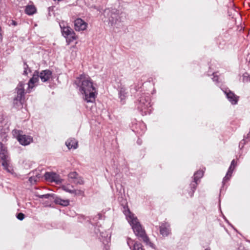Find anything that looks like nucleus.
I'll return each instance as SVG.
<instances>
[{
	"label": "nucleus",
	"instance_id": "nucleus-23",
	"mask_svg": "<svg viewBox=\"0 0 250 250\" xmlns=\"http://www.w3.org/2000/svg\"><path fill=\"white\" fill-rule=\"evenodd\" d=\"M118 95L122 104H125V100L126 97L125 88L124 87H121L118 90Z\"/></svg>",
	"mask_w": 250,
	"mask_h": 250
},
{
	"label": "nucleus",
	"instance_id": "nucleus-42",
	"mask_svg": "<svg viewBox=\"0 0 250 250\" xmlns=\"http://www.w3.org/2000/svg\"><path fill=\"white\" fill-rule=\"evenodd\" d=\"M11 24L13 25V26H16V25H17L18 23H17V22L16 21L12 20L11 22Z\"/></svg>",
	"mask_w": 250,
	"mask_h": 250
},
{
	"label": "nucleus",
	"instance_id": "nucleus-14",
	"mask_svg": "<svg viewBox=\"0 0 250 250\" xmlns=\"http://www.w3.org/2000/svg\"><path fill=\"white\" fill-rule=\"evenodd\" d=\"M73 22L75 30L77 31L86 30L88 25L87 23L80 18H77Z\"/></svg>",
	"mask_w": 250,
	"mask_h": 250
},
{
	"label": "nucleus",
	"instance_id": "nucleus-41",
	"mask_svg": "<svg viewBox=\"0 0 250 250\" xmlns=\"http://www.w3.org/2000/svg\"><path fill=\"white\" fill-rule=\"evenodd\" d=\"M54 7L50 6L48 8V14L50 16V12L53 10Z\"/></svg>",
	"mask_w": 250,
	"mask_h": 250
},
{
	"label": "nucleus",
	"instance_id": "nucleus-16",
	"mask_svg": "<svg viewBox=\"0 0 250 250\" xmlns=\"http://www.w3.org/2000/svg\"><path fill=\"white\" fill-rule=\"evenodd\" d=\"M40 78L43 83L48 81L52 76V71L50 69H45L39 72Z\"/></svg>",
	"mask_w": 250,
	"mask_h": 250
},
{
	"label": "nucleus",
	"instance_id": "nucleus-36",
	"mask_svg": "<svg viewBox=\"0 0 250 250\" xmlns=\"http://www.w3.org/2000/svg\"><path fill=\"white\" fill-rule=\"evenodd\" d=\"M144 242L145 243L146 245L149 246L150 247H151L153 249H155L154 244L150 241V240H149V238L148 237V240L144 241Z\"/></svg>",
	"mask_w": 250,
	"mask_h": 250
},
{
	"label": "nucleus",
	"instance_id": "nucleus-33",
	"mask_svg": "<svg viewBox=\"0 0 250 250\" xmlns=\"http://www.w3.org/2000/svg\"><path fill=\"white\" fill-rule=\"evenodd\" d=\"M222 217L224 219V221L229 225L230 226L232 229H234L236 231H237V230L234 228V227L229 222V221L227 219V218L226 217V216L222 214Z\"/></svg>",
	"mask_w": 250,
	"mask_h": 250
},
{
	"label": "nucleus",
	"instance_id": "nucleus-47",
	"mask_svg": "<svg viewBox=\"0 0 250 250\" xmlns=\"http://www.w3.org/2000/svg\"><path fill=\"white\" fill-rule=\"evenodd\" d=\"M103 234H104V233H103V232L101 233V236L102 237H105L104 236V235H103Z\"/></svg>",
	"mask_w": 250,
	"mask_h": 250
},
{
	"label": "nucleus",
	"instance_id": "nucleus-5",
	"mask_svg": "<svg viewBox=\"0 0 250 250\" xmlns=\"http://www.w3.org/2000/svg\"><path fill=\"white\" fill-rule=\"evenodd\" d=\"M25 83L23 81L19 82L17 87L15 88V91L17 93V96L14 98L13 103L14 104H19L22 105V102L25 99V94L26 93L24 89Z\"/></svg>",
	"mask_w": 250,
	"mask_h": 250
},
{
	"label": "nucleus",
	"instance_id": "nucleus-38",
	"mask_svg": "<svg viewBox=\"0 0 250 250\" xmlns=\"http://www.w3.org/2000/svg\"><path fill=\"white\" fill-rule=\"evenodd\" d=\"M43 205L44 207H49L51 208H54V206L51 204L48 201H45L43 203Z\"/></svg>",
	"mask_w": 250,
	"mask_h": 250
},
{
	"label": "nucleus",
	"instance_id": "nucleus-40",
	"mask_svg": "<svg viewBox=\"0 0 250 250\" xmlns=\"http://www.w3.org/2000/svg\"><path fill=\"white\" fill-rule=\"evenodd\" d=\"M28 181L31 183H35L37 182V179L35 177L31 176L29 178Z\"/></svg>",
	"mask_w": 250,
	"mask_h": 250
},
{
	"label": "nucleus",
	"instance_id": "nucleus-26",
	"mask_svg": "<svg viewBox=\"0 0 250 250\" xmlns=\"http://www.w3.org/2000/svg\"><path fill=\"white\" fill-rule=\"evenodd\" d=\"M88 80V78H86L85 74H82L80 75L78 77H77L76 80L74 82V83L77 85H78L79 83H81L83 81Z\"/></svg>",
	"mask_w": 250,
	"mask_h": 250
},
{
	"label": "nucleus",
	"instance_id": "nucleus-13",
	"mask_svg": "<svg viewBox=\"0 0 250 250\" xmlns=\"http://www.w3.org/2000/svg\"><path fill=\"white\" fill-rule=\"evenodd\" d=\"M39 71L38 70H35L32 75V77L29 80L27 83L28 88L26 91L27 93H30V89L35 86V83L39 82Z\"/></svg>",
	"mask_w": 250,
	"mask_h": 250
},
{
	"label": "nucleus",
	"instance_id": "nucleus-25",
	"mask_svg": "<svg viewBox=\"0 0 250 250\" xmlns=\"http://www.w3.org/2000/svg\"><path fill=\"white\" fill-rule=\"evenodd\" d=\"M10 130L9 127H2L0 130V136L2 138V141H4L6 140L7 134L9 133Z\"/></svg>",
	"mask_w": 250,
	"mask_h": 250
},
{
	"label": "nucleus",
	"instance_id": "nucleus-43",
	"mask_svg": "<svg viewBox=\"0 0 250 250\" xmlns=\"http://www.w3.org/2000/svg\"><path fill=\"white\" fill-rule=\"evenodd\" d=\"M2 35L1 34V28L0 26V40H2Z\"/></svg>",
	"mask_w": 250,
	"mask_h": 250
},
{
	"label": "nucleus",
	"instance_id": "nucleus-20",
	"mask_svg": "<svg viewBox=\"0 0 250 250\" xmlns=\"http://www.w3.org/2000/svg\"><path fill=\"white\" fill-rule=\"evenodd\" d=\"M37 8L33 4H28L25 7V13L28 16H32L37 13Z\"/></svg>",
	"mask_w": 250,
	"mask_h": 250
},
{
	"label": "nucleus",
	"instance_id": "nucleus-29",
	"mask_svg": "<svg viewBox=\"0 0 250 250\" xmlns=\"http://www.w3.org/2000/svg\"><path fill=\"white\" fill-rule=\"evenodd\" d=\"M215 72H213L212 73V75H213V77L212 78V80L213 82H215L216 84L218 86H219L221 87V84L219 82V77L217 75H215Z\"/></svg>",
	"mask_w": 250,
	"mask_h": 250
},
{
	"label": "nucleus",
	"instance_id": "nucleus-18",
	"mask_svg": "<svg viewBox=\"0 0 250 250\" xmlns=\"http://www.w3.org/2000/svg\"><path fill=\"white\" fill-rule=\"evenodd\" d=\"M53 201L55 205H60L62 207H67L70 203L69 200L63 199L56 194H55Z\"/></svg>",
	"mask_w": 250,
	"mask_h": 250
},
{
	"label": "nucleus",
	"instance_id": "nucleus-24",
	"mask_svg": "<svg viewBox=\"0 0 250 250\" xmlns=\"http://www.w3.org/2000/svg\"><path fill=\"white\" fill-rule=\"evenodd\" d=\"M204 171L199 170L194 172L192 177L193 180L192 182L198 183V181L203 176Z\"/></svg>",
	"mask_w": 250,
	"mask_h": 250
},
{
	"label": "nucleus",
	"instance_id": "nucleus-3",
	"mask_svg": "<svg viewBox=\"0 0 250 250\" xmlns=\"http://www.w3.org/2000/svg\"><path fill=\"white\" fill-rule=\"evenodd\" d=\"M136 106L143 116L151 112V98L148 93H143L135 102Z\"/></svg>",
	"mask_w": 250,
	"mask_h": 250
},
{
	"label": "nucleus",
	"instance_id": "nucleus-34",
	"mask_svg": "<svg viewBox=\"0 0 250 250\" xmlns=\"http://www.w3.org/2000/svg\"><path fill=\"white\" fill-rule=\"evenodd\" d=\"M72 194H74L75 195H83L84 194V192L81 190L73 189V192Z\"/></svg>",
	"mask_w": 250,
	"mask_h": 250
},
{
	"label": "nucleus",
	"instance_id": "nucleus-11",
	"mask_svg": "<svg viewBox=\"0 0 250 250\" xmlns=\"http://www.w3.org/2000/svg\"><path fill=\"white\" fill-rule=\"evenodd\" d=\"M44 179L47 181L54 182L57 184L62 183V180L60 176L54 172H46L44 175Z\"/></svg>",
	"mask_w": 250,
	"mask_h": 250
},
{
	"label": "nucleus",
	"instance_id": "nucleus-28",
	"mask_svg": "<svg viewBox=\"0 0 250 250\" xmlns=\"http://www.w3.org/2000/svg\"><path fill=\"white\" fill-rule=\"evenodd\" d=\"M55 195V194L54 193H47L42 195H39L38 197L40 199H49L51 198L53 200Z\"/></svg>",
	"mask_w": 250,
	"mask_h": 250
},
{
	"label": "nucleus",
	"instance_id": "nucleus-19",
	"mask_svg": "<svg viewBox=\"0 0 250 250\" xmlns=\"http://www.w3.org/2000/svg\"><path fill=\"white\" fill-rule=\"evenodd\" d=\"M198 183L191 182L188 186L186 190L190 197H192L194 195V193L197 188Z\"/></svg>",
	"mask_w": 250,
	"mask_h": 250
},
{
	"label": "nucleus",
	"instance_id": "nucleus-9",
	"mask_svg": "<svg viewBox=\"0 0 250 250\" xmlns=\"http://www.w3.org/2000/svg\"><path fill=\"white\" fill-rule=\"evenodd\" d=\"M221 88L225 94L226 98L231 104L235 105L237 104L239 99V96H237L233 91H231L228 88L221 87Z\"/></svg>",
	"mask_w": 250,
	"mask_h": 250
},
{
	"label": "nucleus",
	"instance_id": "nucleus-27",
	"mask_svg": "<svg viewBox=\"0 0 250 250\" xmlns=\"http://www.w3.org/2000/svg\"><path fill=\"white\" fill-rule=\"evenodd\" d=\"M23 69H24V71L22 73L23 75L27 76L28 73V71L29 73L31 72V69L29 67L28 65L27 64V63L26 62H23Z\"/></svg>",
	"mask_w": 250,
	"mask_h": 250
},
{
	"label": "nucleus",
	"instance_id": "nucleus-39",
	"mask_svg": "<svg viewBox=\"0 0 250 250\" xmlns=\"http://www.w3.org/2000/svg\"><path fill=\"white\" fill-rule=\"evenodd\" d=\"M246 75H248V73H246L243 75L244 81L250 82V75L246 76Z\"/></svg>",
	"mask_w": 250,
	"mask_h": 250
},
{
	"label": "nucleus",
	"instance_id": "nucleus-21",
	"mask_svg": "<svg viewBox=\"0 0 250 250\" xmlns=\"http://www.w3.org/2000/svg\"><path fill=\"white\" fill-rule=\"evenodd\" d=\"M233 169L230 168H229L227 171V172L225 175V176L223 178V181H222V186L221 187V188L220 189V192H222L223 190V189L224 188V186L225 184V183L229 181L230 178H231L232 176V174L233 172Z\"/></svg>",
	"mask_w": 250,
	"mask_h": 250
},
{
	"label": "nucleus",
	"instance_id": "nucleus-49",
	"mask_svg": "<svg viewBox=\"0 0 250 250\" xmlns=\"http://www.w3.org/2000/svg\"><path fill=\"white\" fill-rule=\"evenodd\" d=\"M135 90H136V91H137V86H135Z\"/></svg>",
	"mask_w": 250,
	"mask_h": 250
},
{
	"label": "nucleus",
	"instance_id": "nucleus-37",
	"mask_svg": "<svg viewBox=\"0 0 250 250\" xmlns=\"http://www.w3.org/2000/svg\"><path fill=\"white\" fill-rule=\"evenodd\" d=\"M236 165H237V163L235 161V160L234 159H233L231 162L229 168H232L234 170L235 169V167H236Z\"/></svg>",
	"mask_w": 250,
	"mask_h": 250
},
{
	"label": "nucleus",
	"instance_id": "nucleus-48",
	"mask_svg": "<svg viewBox=\"0 0 250 250\" xmlns=\"http://www.w3.org/2000/svg\"><path fill=\"white\" fill-rule=\"evenodd\" d=\"M204 250H210V249L209 248H206Z\"/></svg>",
	"mask_w": 250,
	"mask_h": 250
},
{
	"label": "nucleus",
	"instance_id": "nucleus-46",
	"mask_svg": "<svg viewBox=\"0 0 250 250\" xmlns=\"http://www.w3.org/2000/svg\"><path fill=\"white\" fill-rule=\"evenodd\" d=\"M98 216H99V219H101L102 215L101 214H98Z\"/></svg>",
	"mask_w": 250,
	"mask_h": 250
},
{
	"label": "nucleus",
	"instance_id": "nucleus-22",
	"mask_svg": "<svg viewBox=\"0 0 250 250\" xmlns=\"http://www.w3.org/2000/svg\"><path fill=\"white\" fill-rule=\"evenodd\" d=\"M65 145L69 149H76L78 147V143L74 139L68 140L65 142Z\"/></svg>",
	"mask_w": 250,
	"mask_h": 250
},
{
	"label": "nucleus",
	"instance_id": "nucleus-30",
	"mask_svg": "<svg viewBox=\"0 0 250 250\" xmlns=\"http://www.w3.org/2000/svg\"><path fill=\"white\" fill-rule=\"evenodd\" d=\"M73 182L77 185H82L84 184V181L83 177L79 176L73 181Z\"/></svg>",
	"mask_w": 250,
	"mask_h": 250
},
{
	"label": "nucleus",
	"instance_id": "nucleus-17",
	"mask_svg": "<svg viewBox=\"0 0 250 250\" xmlns=\"http://www.w3.org/2000/svg\"><path fill=\"white\" fill-rule=\"evenodd\" d=\"M170 225L167 222L162 223L159 227V231L163 237L167 236L170 233Z\"/></svg>",
	"mask_w": 250,
	"mask_h": 250
},
{
	"label": "nucleus",
	"instance_id": "nucleus-2",
	"mask_svg": "<svg viewBox=\"0 0 250 250\" xmlns=\"http://www.w3.org/2000/svg\"><path fill=\"white\" fill-rule=\"evenodd\" d=\"M96 83H94L91 79L88 77V80L83 81L76 85L81 93L83 96L84 100L87 103H94L98 94Z\"/></svg>",
	"mask_w": 250,
	"mask_h": 250
},
{
	"label": "nucleus",
	"instance_id": "nucleus-1",
	"mask_svg": "<svg viewBox=\"0 0 250 250\" xmlns=\"http://www.w3.org/2000/svg\"><path fill=\"white\" fill-rule=\"evenodd\" d=\"M123 211L128 223L131 227L134 233L138 238L143 241L148 240V236L145 229L143 228L137 217L134 216V214L131 212L128 207L126 206V205L124 206Z\"/></svg>",
	"mask_w": 250,
	"mask_h": 250
},
{
	"label": "nucleus",
	"instance_id": "nucleus-32",
	"mask_svg": "<svg viewBox=\"0 0 250 250\" xmlns=\"http://www.w3.org/2000/svg\"><path fill=\"white\" fill-rule=\"evenodd\" d=\"M25 217V214L22 212H19L16 214L17 218L20 221L23 220Z\"/></svg>",
	"mask_w": 250,
	"mask_h": 250
},
{
	"label": "nucleus",
	"instance_id": "nucleus-31",
	"mask_svg": "<svg viewBox=\"0 0 250 250\" xmlns=\"http://www.w3.org/2000/svg\"><path fill=\"white\" fill-rule=\"evenodd\" d=\"M68 176L69 179L74 180L79 176V174L77 172L74 171L69 173Z\"/></svg>",
	"mask_w": 250,
	"mask_h": 250
},
{
	"label": "nucleus",
	"instance_id": "nucleus-44",
	"mask_svg": "<svg viewBox=\"0 0 250 250\" xmlns=\"http://www.w3.org/2000/svg\"><path fill=\"white\" fill-rule=\"evenodd\" d=\"M137 143L139 145H141V144H142V142H141V141L139 139H138L137 141Z\"/></svg>",
	"mask_w": 250,
	"mask_h": 250
},
{
	"label": "nucleus",
	"instance_id": "nucleus-12",
	"mask_svg": "<svg viewBox=\"0 0 250 250\" xmlns=\"http://www.w3.org/2000/svg\"><path fill=\"white\" fill-rule=\"evenodd\" d=\"M115 187L116 188V191L118 192V195L119 196L118 199L121 202V205L124 208V206L126 205L127 206V203L125 200H124L123 198V196H125V189L123 188V186L122 185L119 183H115Z\"/></svg>",
	"mask_w": 250,
	"mask_h": 250
},
{
	"label": "nucleus",
	"instance_id": "nucleus-45",
	"mask_svg": "<svg viewBox=\"0 0 250 250\" xmlns=\"http://www.w3.org/2000/svg\"><path fill=\"white\" fill-rule=\"evenodd\" d=\"M220 203H221V200H220V199H219V207L220 209L221 210Z\"/></svg>",
	"mask_w": 250,
	"mask_h": 250
},
{
	"label": "nucleus",
	"instance_id": "nucleus-10",
	"mask_svg": "<svg viewBox=\"0 0 250 250\" xmlns=\"http://www.w3.org/2000/svg\"><path fill=\"white\" fill-rule=\"evenodd\" d=\"M7 158V150L3 144L0 142V159L1 160V165L5 169H7L9 167Z\"/></svg>",
	"mask_w": 250,
	"mask_h": 250
},
{
	"label": "nucleus",
	"instance_id": "nucleus-8",
	"mask_svg": "<svg viewBox=\"0 0 250 250\" xmlns=\"http://www.w3.org/2000/svg\"><path fill=\"white\" fill-rule=\"evenodd\" d=\"M130 128L133 132L138 136L143 135L146 129V124L144 123L137 122L136 120L132 122Z\"/></svg>",
	"mask_w": 250,
	"mask_h": 250
},
{
	"label": "nucleus",
	"instance_id": "nucleus-35",
	"mask_svg": "<svg viewBox=\"0 0 250 250\" xmlns=\"http://www.w3.org/2000/svg\"><path fill=\"white\" fill-rule=\"evenodd\" d=\"M62 188L63 190L71 194L72 193V192H73V189H69L68 187L66 186H62Z\"/></svg>",
	"mask_w": 250,
	"mask_h": 250
},
{
	"label": "nucleus",
	"instance_id": "nucleus-6",
	"mask_svg": "<svg viewBox=\"0 0 250 250\" xmlns=\"http://www.w3.org/2000/svg\"><path fill=\"white\" fill-rule=\"evenodd\" d=\"M60 26L62 35L65 38L67 44H69L73 41L77 39V37L75 32L70 26H62L61 24H60Z\"/></svg>",
	"mask_w": 250,
	"mask_h": 250
},
{
	"label": "nucleus",
	"instance_id": "nucleus-7",
	"mask_svg": "<svg viewBox=\"0 0 250 250\" xmlns=\"http://www.w3.org/2000/svg\"><path fill=\"white\" fill-rule=\"evenodd\" d=\"M13 132V135L22 146H27L33 141V138L31 136L21 134L22 131L21 130L15 129Z\"/></svg>",
	"mask_w": 250,
	"mask_h": 250
},
{
	"label": "nucleus",
	"instance_id": "nucleus-15",
	"mask_svg": "<svg viewBox=\"0 0 250 250\" xmlns=\"http://www.w3.org/2000/svg\"><path fill=\"white\" fill-rule=\"evenodd\" d=\"M127 244L131 250H144L143 246L141 243L135 241L130 238H127Z\"/></svg>",
	"mask_w": 250,
	"mask_h": 250
},
{
	"label": "nucleus",
	"instance_id": "nucleus-4",
	"mask_svg": "<svg viewBox=\"0 0 250 250\" xmlns=\"http://www.w3.org/2000/svg\"><path fill=\"white\" fill-rule=\"evenodd\" d=\"M108 20V24L111 26H116L122 21L120 15V11L116 8H106L103 13Z\"/></svg>",
	"mask_w": 250,
	"mask_h": 250
}]
</instances>
